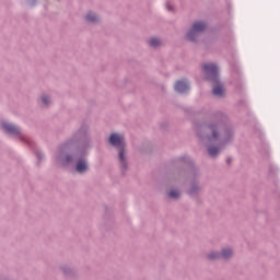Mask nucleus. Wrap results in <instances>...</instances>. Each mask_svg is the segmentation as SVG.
I'll return each mask as SVG.
<instances>
[{"label": "nucleus", "instance_id": "obj_1", "mask_svg": "<svg viewBox=\"0 0 280 280\" xmlns=\"http://www.w3.org/2000/svg\"><path fill=\"white\" fill-rule=\"evenodd\" d=\"M91 148H93L91 127L86 122H82L80 128L70 138L59 144L55 154V161L61 167L73 165L77 174L84 175L91 170L89 164V150Z\"/></svg>", "mask_w": 280, "mask_h": 280}, {"label": "nucleus", "instance_id": "obj_2", "mask_svg": "<svg viewBox=\"0 0 280 280\" xmlns=\"http://www.w3.org/2000/svg\"><path fill=\"white\" fill-rule=\"evenodd\" d=\"M172 165L175 167V176L178 180L180 178H190L189 186L185 190L186 196L194 198L197 205H202V199H200V194H202L200 167L196 166V163L187 155L172 160Z\"/></svg>", "mask_w": 280, "mask_h": 280}, {"label": "nucleus", "instance_id": "obj_3", "mask_svg": "<svg viewBox=\"0 0 280 280\" xmlns=\"http://www.w3.org/2000/svg\"><path fill=\"white\" fill-rule=\"evenodd\" d=\"M194 129L201 143L220 141L221 132H223L221 145H229V143L235 139V129L231 125L224 124L222 120L196 122Z\"/></svg>", "mask_w": 280, "mask_h": 280}, {"label": "nucleus", "instance_id": "obj_4", "mask_svg": "<svg viewBox=\"0 0 280 280\" xmlns=\"http://www.w3.org/2000/svg\"><path fill=\"white\" fill-rule=\"evenodd\" d=\"M202 70L206 73V82H210L212 85V95L214 97H224L226 95V89L220 78V68L215 63H206L202 66Z\"/></svg>", "mask_w": 280, "mask_h": 280}, {"label": "nucleus", "instance_id": "obj_5", "mask_svg": "<svg viewBox=\"0 0 280 280\" xmlns=\"http://www.w3.org/2000/svg\"><path fill=\"white\" fill-rule=\"evenodd\" d=\"M108 143L118 150V161L121 170V176H126L128 172V158H126V138L117 132H112L108 137Z\"/></svg>", "mask_w": 280, "mask_h": 280}, {"label": "nucleus", "instance_id": "obj_6", "mask_svg": "<svg viewBox=\"0 0 280 280\" xmlns=\"http://www.w3.org/2000/svg\"><path fill=\"white\" fill-rule=\"evenodd\" d=\"M207 32V23L202 21H196L194 22L192 26L189 28V31L186 33L185 38L188 40V43H198L199 36Z\"/></svg>", "mask_w": 280, "mask_h": 280}, {"label": "nucleus", "instance_id": "obj_7", "mask_svg": "<svg viewBox=\"0 0 280 280\" xmlns=\"http://www.w3.org/2000/svg\"><path fill=\"white\" fill-rule=\"evenodd\" d=\"M1 127L5 135H10V137H20V140H22L24 143H30L27 140H25L23 133H21V127L7 122L5 120L1 121Z\"/></svg>", "mask_w": 280, "mask_h": 280}, {"label": "nucleus", "instance_id": "obj_8", "mask_svg": "<svg viewBox=\"0 0 280 280\" xmlns=\"http://www.w3.org/2000/svg\"><path fill=\"white\" fill-rule=\"evenodd\" d=\"M174 91L179 95H187V93L191 91V83H189V79L183 78L177 80L174 84Z\"/></svg>", "mask_w": 280, "mask_h": 280}, {"label": "nucleus", "instance_id": "obj_9", "mask_svg": "<svg viewBox=\"0 0 280 280\" xmlns=\"http://www.w3.org/2000/svg\"><path fill=\"white\" fill-rule=\"evenodd\" d=\"M86 23H92V25H97L100 23H102V21L100 20V15H97V13L93 12V11H89L85 16H84Z\"/></svg>", "mask_w": 280, "mask_h": 280}, {"label": "nucleus", "instance_id": "obj_10", "mask_svg": "<svg viewBox=\"0 0 280 280\" xmlns=\"http://www.w3.org/2000/svg\"><path fill=\"white\" fill-rule=\"evenodd\" d=\"M61 272L65 275V277L71 278L75 276V269L65 265L60 267Z\"/></svg>", "mask_w": 280, "mask_h": 280}, {"label": "nucleus", "instance_id": "obj_11", "mask_svg": "<svg viewBox=\"0 0 280 280\" xmlns=\"http://www.w3.org/2000/svg\"><path fill=\"white\" fill-rule=\"evenodd\" d=\"M220 259H222V254H220V252H210L207 255V260L208 261H218Z\"/></svg>", "mask_w": 280, "mask_h": 280}, {"label": "nucleus", "instance_id": "obj_12", "mask_svg": "<svg viewBox=\"0 0 280 280\" xmlns=\"http://www.w3.org/2000/svg\"><path fill=\"white\" fill-rule=\"evenodd\" d=\"M208 154L212 159H215V156H218L220 154V148L215 147V145L208 147Z\"/></svg>", "mask_w": 280, "mask_h": 280}, {"label": "nucleus", "instance_id": "obj_13", "mask_svg": "<svg viewBox=\"0 0 280 280\" xmlns=\"http://www.w3.org/2000/svg\"><path fill=\"white\" fill-rule=\"evenodd\" d=\"M220 254H221V259H231V257H233V249L223 248L221 249Z\"/></svg>", "mask_w": 280, "mask_h": 280}, {"label": "nucleus", "instance_id": "obj_14", "mask_svg": "<svg viewBox=\"0 0 280 280\" xmlns=\"http://www.w3.org/2000/svg\"><path fill=\"white\" fill-rule=\"evenodd\" d=\"M168 198H171V200H180V192L179 190L176 189H171L167 194Z\"/></svg>", "mask_w": 280, "mask_h": 280}, {"label": "nucleus", "instance_id": "obj_15", "mask_svg": "<svg viewBox=\"0 0 280 280\" xmlns=\"http://www.w3.org/2000/svg\"><path fill=\"white\" fill-rule=\"evenodd\" d=\"M150 47H153V49H156L159 47H161L162 43L159 39V37H152L149 42Z\"/></svg>", "mask_w": 280, "mask_h": 280}, {"label": "nucleus", "instance_id": "obj_16", "mask_svg": "<svg viewBox=\"0 0 280 280\" xmlns=\"http://www.w3.org/2000/svg\"><path fill=\"white\" fill-rule=\"evenodd\" d=\"M34 154H35L36 159L38 160L37 165H40V162L43 161V159H45V154L43 153V151H40L38 149H36L34 151Z\"/></svg>", "mask_w": 280, "mask_h": 280}, {"label": "nucleus", "instance_id": "obj_17", "mask_svg": "<svg viewBox=\"0 0 280 280\" xmlns=\"http://www.w3.org/2000/svg\"><path fill=\"white\" fill-rule=\"evenodd\" d=\"M42 102L44 106H49V104H51V98L49 96H42Z\"/></svg>", "mask_w": 280, "mask_h": 280}, {"label": "nucleus", "instance_id": "obj_18", "mask_svg": "<svg viewBox=\"0 0 280 280\" xmlns=\"http://www.w3.org/2000/svg\"><path fill=\"white\" fill-rule=\"evenodd\" d=\"M26 3L30 8H34L38 3V0H26Z\"/></svg>", "mask_w": 280, "mask_h": 280}, {"label": "nucleus", "instance_id": "obj_19", "mask_svg": "<svg viewBox=\"0 0 280 280\" xmlns=\"http://www.w3.org/2000/svg\"><path fill=\"white\" fill-rule=\"evenodd\" d=\"M105 210V220H108L110 218V210L108 209L107 206L104 207Z\"/></svg>", "mask_w": 280, "mask_h": 280}, {"label": "nucleus", "instance_id": "obj_20", "mask_svg": "<svg viewBox=\"0 0 280 280\" xmlns=\"http://www.w3.org/2000/svg\"><path fill=\"white\" fill-rule=\"evenodd\" d=\"M166 10L168 12H174V7H172L170 3L166 4Z\"/></svg>", "mask_w": 280, "mask_h": 280}, {"label": "nucleus", "instance_id": "obj_21", "mask_svg": "<svg viewBox=\"0 0 280 280\" xmlns=\"http://www.w3.org/2000/svg\"><path fill=\"white\" fill-rule=\"evenodd\" d=\"M231 163H233V159L232 158H228L226 159V165H231Z\"/></svg>", "mask_w": 280, "mask_h": 280}]
</instances>
